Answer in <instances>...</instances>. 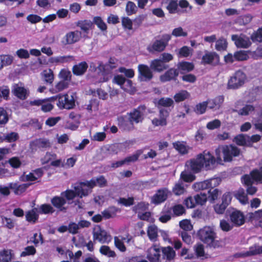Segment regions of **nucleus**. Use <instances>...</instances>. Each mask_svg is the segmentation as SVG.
I'll return each instance as SVG.
<instances>
[{
    "label": "nucleus",
    "instance_id": "27",
    "mask_svg": "<svg viewBox=\"0 0 262 262\" xmlns=\"http://www.w3.org/2000/svg\"><path fill=\"white\" fill-rule=\"evenodd\" d=\"M118 126L125 130H130L134 127V124L129 119L126 120L123 117H119L117 119Z\"/></svg>",
    "mask_w": 262,
    "mask_h": 262
},
{
    "label": "nucleus",
    "instance_id": "55",
    "mask_svg": "<svg viewBox=\"0 0 262 262\" xmlns=\"http://www.w3.org/2000/svg\"><path fill=\"white\" fill-rule=\"evenodd\" d=\"M179 225L180 227L183 229L182 231H185L186 232L191 231L193 228V226L190 222L188 220H183L180 221Z\"/></svg>",
    "mask_w": 262,
    "mask_h": 262
},
{
    "label": "nucleus",
    "instance_id": "13",
    "mask_svg": "<svg viewBox=\"0 0 262 262\" xmlns=\"http://www.w3.org/2000/svg\"><path fill=\"white\" fill-rule=\"evenodd\" d=\"M142 153V150H138L135 154L126 157L123 160L112 163L111 164V167L116 168L124 164L128 165L131 162H135L138 160L139 156Z\"/></svg>",
    "mask_w": 262,
    "mask_h": 262
},
{
    "label": "nucleus",
    "instance_id": "23",
    "mask_svg": "<svg viewBox=\"0 0 262 262\" xmlns=\"http://www.w3.org/2000/svg\"><path fill=\"white\" fill-rule=\"evenodd\" d=\"M168 66L162 62L160 59H155L152 60L150 64V68L155 72H160L167 69Z\"/></svg>",
    "mask_w": 262,
    "mask_h": 262
},
{
    "label": "nucleus",
    "instance_id": "18",
    "mask_svg": "<svg viewBox=\"0 0 262 262\" xmlns=\"http://www.w3.org/2000/svg\"><path fill=\"white\" fill-rule=\"evenodd\" d=\"M12 93L16 97L23 100L26 99L29 94V92L27 89L19 86L18 84L13 85Z\"/></svg>",
    "mask_w": 262,
    "mask_h": 262
},
{
    "label": "nucleus",
    "instance_id": "41",
    "mask_svg": "<svg viewBox=\"0 0 262 262\" xmlns=\"http://www.w3.org/2000/svg\"><path fill=\"white\" fill-rule=\"evenodd\" d=\"M227 47V42L223 37L219 38L216 41L215 48L219 51H224Z\"/></svg>",
    "mask_w": 262,
    "mask_h": 262
},
{
    "label": "nucleus",
    "instance_id": "8",
    "mask_svg": "<svg viewBox=\"0 0 262 262\" xmlns=\"http://www.w3.org/2000/svg\"><path fill=\"white\" fill-rule=\"evenodd\" d=\"M94 240H97L101 243H108L112 240L111 236L100 226L97 225L93 229Z\"/></svg>",
    "mask_w": 262,
    "mask_h": 262
},
{
    "label": "nucleus",
    "instance_id": "10",
    "mask_svg": "<svg viewBox=\"0 0 262 262\" xmlns=\"http://www.w3.org/2000/svg\"><path fill=\"white\" fill-rule=\"evenodd\" d=\"M170 39V35L167 34L162 35L161 39L156 40L153 43L151 47V49H149V51L150 52L157 51L159 52L163 51L168 45V42Z\"/></svg>",
    "mask_w": 262,
    "mask_h": 262
},
{
    "label": "nucleus",
    "instance_id": "19",
    "mask_svg": "<svg viewBox=\"0 0 262 262\" xmlns=\"http://www.w3.org/2000/svg\"><path fill=\"white\" fill-rule=\"evenodd\" d=\"M179 74V70L174 68H170L164 74L160 76V80L162 82L170 81L171 80L176 81Z\"/></svg>",
    "mask_w": 262,
    "mask_h": 262
},
{
    "label": "nucleus",
    "instance_id": "39",
    "mask_svg": "<svg viewBox=\"0 0 262 262\" xmlns=\"http://www.w3.org/2000/svg\"><path fill=\"white\" fill-rule=\"evenodd\" d=\"M125 11L128 15H131L137 13L138 7L134 2L128 1L126 5Z\"/></svg>",
    "mask_w": 262,
    "mask_h": 262
},
{
    "label": "nucleus",
    "instance_id": "22",
    "mask_svg": "<svg viewBox=\"0 0 262 262\" xmlns=\"http://www.w3.org/2000/svg\"><path fill=\"white\" fill-rule=\"evenodd\" d=\"M32 183L19 184L18 182L9 183V187L16 195H20L24 192Z\"/></svg>",
    "mask_w": 262,
    "mask_h": 262
},
{
    "label": "nucleus",
    "instance_id": "7",
    "mask_svg": "<svg viewBox=\"0 0 262 262\" xmlns=\"http://www.w3.org/2000/svg\"><path fill=\"white\" fill-rule=\"evenodd\" d=\"M75 94L73 93L62 95L59 102H57V105L60 109L70 110L73 108L75 105Z\"/></svg>",
    "mask_w": 262,
    "mask_h": 262
},
{
    "label": "nucleus",
    "instance_id": "24",
    "mask_svg": "<svg viewBox=\"0 0 262 262\" xmlns=\"http://www.w3.org/2000/svg\"><path fill=\"white\" fill-rule=\"evenodd\" d=\"M73 188V190L76 195L80 198L88 196L91 192V191H90V189H85L84 186L81 184V182L75 185Z\"/></svg>",
    "mask_w": 262,
    "mask_h": 262
},
{
    "label": "nucleus",
    "instance_id": "52",
    "mask_svg": "<svg viewBox=\"0 0 262 262\" xmlns=\"http://www.w3.org/2000/svg\"><path fill=\"white\" fill-rule=\"evenodd\" d=\"M122 25L125 29L131 30L133 29V21L128 17H123L122 18Z\"/></svg>",
    "mask_w": 262,
    "mask_h": 262
},
{
    "label": "nucleus",
    "instance_id": "61",
    "mask_svg": "<svg viewBox=\"0 0 262 262\" xmlns=\"http://www.w3.org/2000/svg\"><path fill=\"white\" fill-rule=\"evenodd\" d=\"M60 194L63 198L65 197L68 201L72 200L77 196L74 192V190L72 189H67L66 191L62 192Z\"/></svg>",
    "mask_w": 262,
    "mask_h": 262
},
{
    "label": "nucleus",
    "instance_id": "17",
    "mask_svg": "<svg viewBox=\"0 0 262 262\" xmlns=\"http://www.w3.org/2000/svg\"><path fill=\"white\" fill-rule=\"evenodd\" d=\"M81 37V32L80 31H71L65 35L62 42L65 45L73 44L78 41Z\"/></svg>",
    "mask_w": 262,
    "mask_h": 262
},
{
    "label": "nucleus",
    "instance_id": "44",
    "mask_svg": "<svg viewBox=\"0 0 262 262\" xmlns=\"http://www.w3.org/2000/svg\"><path fill=\"white\" fill-rule=\"evenodd\" d=\"M195 203L198 205H204L207 200V196L205 193L201 192L194 196Z\"/></svg>",
    "mask_w": 262,
    "mask_h": 262
},
{
    "label": "nucleus",
    "instance_id": "42",
    "mask_svg": "<svg viewBox=\"0 0 262 262\" xmlns=\"http://www.w3.org/2000/svg\"><path fill=\"white\" fill-rule=\"evenodd\" d=\"M99 251L101 254L110 257H114L116 256L115 252L111 250L107 246H102L100 248Z\"/></svg>",
    "mask_w": 262,
    "mask_h": 262
},
{
    "label": "nucleus",
    "instance_id": "51",
    "mask_svg": "<svg viewBox=\"0 0 262 262\" xmlns=\"http://www.w3.org/2000/svg\"><path fill=\"white\" fill-rule=\"evenodd\" d=\"M146 17L147 14H140L136 17L133 20L135 29H136L138 28L141 25L143 21L146 18Z\"/></svg>",
    "mask_w": 262,
    "mask_h": 262
},
{
    "label": "nucleus",
    "instance_id": "32",
    "mask_svg": "<svg viewBox=\"0 0 262 262\" xmlns=\"http://www.w3.org/2000/svg\"><path fill=\"white\" fill-rule=\"evenodd\" d=\"M173 100L171 98L168 97H162L159 99L157 105L158 108H162V107H173Z\"/></svg>",
    "mask_w": 262,
    "mask_h": 262
},
{
    "label": "nucleus",
    "instance_id": "20",
    "mask_svg": "<svg viewBox=\"0 0 262 262\" xmlns=\"http://www.w3.org/2000/svg\"><path fill=\"white\" fill-rule=\"evenodd\" d=\"M219 56L214 52H206L202 58V63L204 64H217L219 62Z\"/></svg>",
    "mask_w": 262,
    "mask_h": 262
},
{
    "label": "nucleus",
    "instance_id": "59",
    "mask_svg": "<svg viewBox=\"0 0 262 262\" xmlns=\"http://www.w3.org/2000/svg\"><path fill=\"white\" fill-rule=\"evenodd\" d=\"M173 147L182 154H186L188 152L186 146L180 141L173 143Z\"/></svg>",
    "mask_w": 262,
    "mask_h": 262
},
{
    "label": "nucleus",
    "instance_id": "58",
    "mask_svg": "<svg viewBox=\"0 0 262 262\" xmlns=\"http://www.w3.org/2000/svg\"><path fill=\"white\" fill-rule=\"evenodd\" d=\"M9 120L7 111L3 107H0V125L6 124Z\"/></svg>",
    "mask_w": 262,
    "mask_h": 262
},
{
    "label": "nucleus",
    "instance_id": "54",
    "mask_svg": "<svg viewBox=\"0 0 262 262\" xmlns=\"http://www.w3.org/2000/svg\"><path fill=\"white\" fill-rule=\"evenodd\" d=\"M207 106V102L204 101L196 105L194 111L198 114H203L205 112Z\"/></svg>",
    "mask_w": 262,
    "mask_h": 262
},
{
    "label": "nucleus",
    "instance_id": "56",
    "mask_svg": "<svg viewBox=\"0 0 262 262\" xmlns=\"http://www.w3.org/2000/svg\"><path fill=\"white\" fill-rule=\"evenodd\" d=\"M220 227L222 231L225 232H228L232 229L233 225H231L228 221L225 220H222L220 221Z\"/></svg>",
    "mask_w": 262,
    "mask_h": 262
},
{
    "label": "nucleus",
    "instance_id": "63",
    "mask_svg": "<svg viewBox=\"0 0 262 262\" xmlns=\"http://www.w3.org/2000/svg\"><path fill=\"white\" fill-rule=\"evenodd\" d=\"M0 59L2 61L4 67L10 65L13 60V57L8 55H1Z\"/></svg>",
    "mask_w": 262,
    "mask_h": 262
},
{
    "label": "nucleus",
    "instance_id": "31",
    "mask_svg": "<svg viewBox=\"0 0 262 262\" xmlns=\"http://www.w3.org/2000/svg\"><path fill=\"white\" fill-rule=\"evenodd\" d=\"M76 26L80 28V29L85 33L88 34L91 29L93 23L90 20H78L76 23Z\"/></svg>",
    "mask_w": 262,
    "mask_h": 262
},
{
    "label": "nucleus",
    "instance_id": "12",
    "mask_svg": "<svg viewBox=\"0 0 262 262\" xmlns=\"http://www.w3.org/2000/svg\"><path fill=\"white\" fill-rule=\"evenodd\" d=\"M231 195L229 192L224 193L222 198V203L217 204L214 206L215 212L219 214H222L224 213L227 206L230 204Z\"/></svg>",
    "mask_w": 262,
    "mask_h": 262
},
{
    "label": "nucleus",
    "instance_id": "1",
    "mask_svg": "<svg viewBox=\"0 0 262 262\" xmlns=\"http://www.w3.org/2000/svg\"><path fill=\"white\" fill-rule=\"evenodd\" d=\"M215 163L214 157L208 151L205 150L203 153L199 154L195 159L188 161L186 165L194 173H198L203 167L206 170L212 168Z\"/></svg>",
    "mask_w": 262,
    "mask_h": 262
},
{
    "label": "nucleus",
    "instance_id": "3",
    "mask_svg": "<svg viewBox=\"0 0 262 262\" xmlns=\"http://www.w3.org/2000/svg\"><path fill=\"white\" fill-rule=\"evenodd\" d=\"M215 156H216V162L221 164L222 162L221 155L223 154L224 161L230 162L232 160V157H237L239 155L240 150L238 148L232 145L219 146L215 150Z\"/></svg>",
    "mask_w": 262,
    "mask_h": 262
},
{
    "label": "nucleus",
    "instance_id": "38",
    "mask_svg": "<svg viewBox=\"0 0 262 262\" xmlns=\"http://www.w3.org/2000/svg\"><path fill=\"white\" fill-rule=\"evenodd\" d=\"M147 235L151 241H156L158 236V229L155 225L149 226L148 228Z\"/></svg>",
    "mask_w": 262,
    "mask_h": 262
},
{
    "label": "nucleus",
    "instance_id": "15",
    "mask_svg": "<svg viewBox=\"0 0 262 262\" xmlns=\"http://www.w3.org/2000/svg\"><path fill=\"white\" fill-rule=\"evenodd\" d=\"M229 217L232 224L237 227L242 225L245 222L243 213L234 208H232V211L229 213Z\"/></svg>",
    "mask_w": 262,
    "mask_h": 262
},
{
    "label": "nucleus",
    "instance_id": "36",
    "mask_svg": "<svg viewBox=\"0 0 262 262\" xmlns=\"http://www.w3.org/2000/svg\"><path fill=\"white\" fill-rule=\"evenodd\" d=\"M249 136L245 134H239L234 137V141L238 145L248 146Z\"/></svg>",
    "mask_w": 262,
    "mask_h": 262
},
{
    "label": "nucleus",
    "instance_id": "11",
    "mask_svg": "<svg viewBox=\"0 0 262 262\" xmlns=\"http://www.w3.org/2000/svg\"><path fill=\"white\" fill-rule=\"evenodd\" d=\"M139 75L138 79L140 81H149L153 77L151 69L147 65L140 64L138 66Z\"/></svg>",
    "mask_w": 262,
    "mask_h": 262
},
{
    "label": "nucleus",
    "instance_id": "46",
    "mask_svg": "<svg viewBox=\"0 0 262 262\" xmlns=\"http://www.w3.org/2000/svg\"><path fill=\"white\" fill-rule=\"evenodd\" d=\"M195 178V177L193 174L184 171L181 172L180 180H182L183 182H191Z\"/></svg>",
    "mask_w": 262,
    "mask_h": 262
},
{
    "label": "nucleus",
    "instance_id": "57",
    "mask_svg": "<svg viewBox=\"0 0 262 262\" xmlns=\"http://www.w3.org/2000/svg\"><path fill=\"white\" fill-rule=\"evenodd\" d=\"M36 252V249L33 246H27L24 249V251H23L21 254V257H25L29 255H33Z\"/></svg>",
    "mask_w": 262,
    "mask_h": 262
},
{
    "label": "nucleus",
    "instance_id": "35",
    "mask_svg": "<svg viewBox=\"0 0 262 262\" xmlns=\"http://www.w3.org/2000/svg\"><path fill=\"white\" fill-rule=\"evenodd\" d=\"M173 193L177 195L182 194L185 191V185L182 180H179L172 188Z\"/></svg>",
    "mask_w": 262,
    "mask_h": 262
},
{
    "label": "nucleus",
    "instance_id": "14",
    "mask_svg": "<svg viewBox=\"0 0 262 262\" xmlns=\"http://www.w3.org/2000/svg\"><path fill=\"white\" fill-rule=\"evenodd\" d=\"M161 254V247L154 245L147 251L146 258L150 262H160Z\"/></svg>",
    "mask_w": 262,
    "mask_h": 262
},
{
    "label": "nucleus",
    "instance_id": "5",
    "mask_svg": "<svg viewBox=\"0 0 262 262\" xmlns=\"http://www.w3.org/2000/svg\"><path fill=\"white\" fill-rule=\"evenodd\" d=\"M246 78V76L242 71H237L228 80L227 88L233 90L239 88L244 84Z\"/></svg>",
    "mask_w": 262,
    "mask_h": 262
},
{
    "label": "nucleus",
    "instance_id": "16",
    "mask_svg": "<svg viewBox=\"0 0 262 262\" xmlns=\"http://www.w3.org/2000/svg\"><path fill=\"white\" fill-rule=\"evenodd\" d=\"M168 190L164 188L159 189L157 192L151 197V203L158 205L166 200L168 196Z\"/></svg>",
    "mask_w": 262,
    "mask_h": 262
},
{
    "label": "nucleus",
    "instance_id": "6",
    "mask_svg": "<svg viewBox=\"0 0 262 262\" xmlns=\"http://www.w3.org/2000/svg\"><path fill=\"white\" fill-rule=\"evenodd\" d=\"M50 146L51 143L49 139L40 138L30 141L29 147L31 153L34 154L38 150L43 151Z\"/></svg>",
    "mask_w": 262,
    "mask_h": 262
},
{
    "label": "nucleus",
    "instance_id": "21",
    "mask_svg": "<svg viewBox=\"0 0 262 262\" xmlns=\"http://www.w3.org/2000/svg\"><path fill=\"white\" fill-rule=\"evenodd\" d=\"M51 203L55 208L58 210L59 211H62L64 212H66L67 207H66L64 206L66 204L67 201L61 195L60 196H54L51 200Z\"/></svg>",
    "mask_w": 262,
    "mask_h": 262
},
{
    "label": "nucleus",
    "instance_id": "34",
    "mask_svg": "<svg viewBox=\"0 0 262 262\" xmlns=\"http://www.w3.org/2000/svg\"><path fill=\"white\" fill-rule=\"evenodd\" d=\"M234 197L243 205L248 203V198L243 189H239L234 193Z\"/></svg>",
    "mask_w": 262,
    "mask_h": 262
},
{
    "label": "nucleus",
    "instance_id": "37",
    "mask_svg": "<svg viewBox=\"0 0 262 262\" xmlns=\"http://www.w3.org/2000/svg\"><path fill=\"white\" fill-rule=\"evenodd\" d=\"M190 94L186 90H181L174 95V99L176 102H180L189 98Z\"/></svg>",
    "mask_w": 262,
    "mask_h": 262
},
{
    "label": "nucleus",
    "instance_id": "29",
    "mask_svg": "<svg viewBox=\"0 0 262 262\" xmlns=\"http://www.w3.org/2000/svg\"><path fill=\"white\" fill-rule=\"evenodd\" d=\"M224 100V97L223 95H220L216 97L213 99H210L206 101L207 102L208 107L212 109L215 107L219 108Z\"/></svg>",
    "mask_w": 262,
    "mask_h": 262
},
{
    "label": "nucleus",
    "instance_id": "26",
    "mask_svg": "<svg viewBox=\"0 0 262 262\" xmlns=\"http://www.w3.org/2000/svg\"><path fill=\"white\" fill-rule=\"evenodd\" d=\"M194 69V65L191 62L187 61L180 62L177 64V69L179 70V73L184 74L186 72L192 71Z\"/></svg>",
    "mask_w": 262,
    "mask_h": 262
},
{
    "label": "nucleus",
    "instance_id": "47",
    "mask_svg": "<svg viewBox=\"0 0 262 262\" xmlns=\"http://www.w3.org/2000/svg\"><path fill=\"white\" fill-rule=\"evenodd\" d=\"M12 259V255L11 251L4 250L0 252V261L9 262Z\"/></svg>",
    "mask_w": 262,
    "mask_h": 262
},
{
    "label": "nucleus",
    "instance_id": "25",
    "mask_svg": "<svg viewBox=\"0 0 262 262\" xmlns=\"http://www.w3.org/2000/svg\"><path fill=\"white\" fill-rule=\"evenodd\" d=\"M88 68V63L85 61H82L73 67L72 72L75 75L81 76L85 73Z\"/></svg>",
    "mask_w": 262,
    "mask_h": 262
},
{
    "label": "nucleus",
    "instance_id": "4",
    "mask_svg": "<svg viewBox=\"0 0 262 262\" xmlns=\"http://www.w3.org/2000/svg\"><path fill=\"white\" fill-rule=\"evenodd\" d=\"M242 182L247 186L252 185L254 182L262 183V165L259 169L251 171L250 174H245L242 177Z\"/></svg>",
    "mask_w": 262,
    "mask_h": 262
},
{
    "label": "nucleus",
    "instance_id": "30",
    "mask_svg": "<svg viewBox=\"0 0 262 262\" xmlns=\"http://www.w3.org/2000/svg\"><path fill=\"white\" fill-rule=\"evenodd\" d=\"M166 8L170 14L181 13L186 12V10H181L178 9V0H170Z\"/></svg>",
    "mask_w": 262,
    "mask_h": 262
},
{
    "label": "nucleus",
    "instance_id": "2",
    "mask_svg": "<svg viewBox=\"0 0 262 262\" xmlns=\"http://www.w3.org/2000/svg\"><path fill=\"white\" fill-rule=\"evenodd\" d=\"M199 239L207 247L216 249L222 246V241L217 239V236L214 227L206 226L197 232Z\"/></svg>",
    "mask_w": 262,
    "mask_h": 262
},
{
    "label": "nucleus",
    "instance_id": "40",
    "mask_svg": "<svg viewBox=\"0 0 262 262\" xmlns=\"http://www.w3.org/2000/svg\"><path fill=\"white\" fill-rule=\"evenodd\" d=\"M37 211L38 213L40 214H48L53 213L55 210L51 205L44 204L40 206L39 209H37Z\"/></svg>",
    "mask_w": 262,
    "mask_h": 262
},
{
    "label": "nucleus",
    "instance_id": "64",
    "mask_svg": "<svg viewBox=\"0 0 262 262\" xmlns=\"http://www.w3.org/2000/svg\"><path fill=\"white\" fill-rule=\"evenodd\" d=\"M171 35L175 37H186L187 36V33L184 31L181 27H179L173 30Z\"/></svg>",
    "mask_w": 262,
    "mask_h": 262
},
{
    "label": "nucleus",
    "instance_id": "53",
    "mask_svg": "<svg viewBox=\"0 0 262 262\" xmlns=\"http://www.w3.org/2000/svg\"><path fill=\"white\" fill-rule=\"evenodd\" d=\"M234 57L235 60L243 61L247 60L249 56L245 51H239L234 53Z\"/></svg>",
    "mask_w": 262,
    "mask_h": 262
},
{
    "label": "nucleus",
    "instance_id": "28",
    "mask_svg": "<svg viewBox=\"0 0 262 262\" xmlns=\"http://www.w3.org/2000/svg\"><path fill=\"white\" fill-rule=\"evenodd\" d=\"M161 254L162 259L171 260L175 257L176 253L172 247L168 246L161 247Z\"/></svg>",
    "mask_w": 262,
    "mask_h": 262
},
{
    "label": "nucleus",
    "instance_id": "49",
    "mask_svg": "<svg viewBox=\"0 0 262 262\" xmlns=\"http://www.w3.org/2000/svg\"><path fill=\"white\" fill-rule=\"evenodd\" d=\"M93 23L96 25L101 31H105L107 29V26L106 24L103 21L100 16L94 17Z\"/></svg>",
    "mask_w": 262,
    "mask_h": 262
},
{
    "label": "nucleus",
    "instance_id": "50",
    "mask_svg": "<svg viewBox=\"0 0 262 262\" xmlns=\"http://www.w3.org/2000/svg\"><path fill=\"white\" fill-rule=\"evenodd\" d=\"M2 223L4 227L11 229L15 226V222L10 218L1 216Z\"/></svg>",
    "mask_w": 262,
    "mask_h": 262
},
{
    "label": "nucleus",
    "instance_id": "60",
    "mask_svg": "<svg viewBox=\"0 0 262 262\" xmlns=\"http://www.w3.org/2000/svg\"><path fill=\"white\" fill-rule=\"evenodd\" d=\"M59 76L63 81L69 82L71 80L72 75L71 72L69 71L64 69L61 70L59 73Z\"/></svg>",
    "mask_w": 262,
    "mask_h": 262
},
{
    "label": "nucleus",
    "instance_id": "43",
    "mask_svg": "<svg viewBox=\"0 0 262 262\" xmlns=\"http://www.w3.org/2000/svg\"><path fill=\"white\" fill-rule=\"evenodd\" d=\"M251 45V42L248 38L239 37L236 40V46L239 48H247Z\"/></svg>",
    "mask_w": 262,
    "mask_h": 262
},
{
    "label": "nucleus",
    "instance_id": "48",
    "mask_svg": "<svg viewBox=\"0 0 262 262\" xmlns=\"http://www.w3.org/2000/svg\"><path fill=\"white\" fill-rule=\"evenodd\" d=\"M254 111V107L252 105L247 104L238 112V114L241 116L248 115L250 113Z\"/></svg>",
    "mask_w": 262,
    "mask_h": 262
},
{
    "label": "nucleus",
    "instance_id": "33",
    "mask_svg": "<svg viewBox=\"0 0 262 262\" xmlns=\"http://www.w3.org/2000/svg\"><path fill=\"white\" fill-rule=\"evenodd\" d=\"M36 212H38L36 208L28 211L26 214V220L29 222L35 223L38 219V214Z\"/></svg>",
    "mask_w": 262,
    "mask_h": 262
},
{
    "label": "nucleus",
    "instance_id": "9",
    "mask_svg": "<svg viewBox=\"0 0 262 262\" xmlns=\"http://www.w3.org/2000/svg\"><path fill=\"white\" fill-rule=\"evenodd\" d=\"M146 107L144 105H140L137 108L128 113L129 119L134 124V122L138 123L141 122L144 119V115L145 113Z\"/></svg>",
    "mask_w": 262,
    "mask_h": 262
},
{
    "label": "nucleus",
    "instance_id": "45",
    "mask_svg": "<svg viewBox=\"0 0 262 262\" xmlns=\"http://www.w3.org/2000/svg\"><path fill=\"white\" fill-rule=\"evenodd\" d=\"M262 253V246H255L250 248L249 250L245 253L246 256Z\"/></svg>",
    "mask_w": 262,
    "mask_h": 262
},
{
    "label": "nucleus",
    "instance_id": "62",
    "mask_svg": "<svg viewBox=\"0 0 262 262\" xmlns=\"http://www.w3.org/2000/svg\"><path fill=\"white\" fill-rule=\"evenodd\" d=\"M118 71L124 74L125 76L128 78H132L135 75L134 71L132 69H126L124 67H120L118 69Z\"/></svg>",
    "mask_w": 262,
    "mask_h": 262
}]
</instances>
